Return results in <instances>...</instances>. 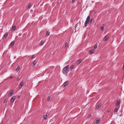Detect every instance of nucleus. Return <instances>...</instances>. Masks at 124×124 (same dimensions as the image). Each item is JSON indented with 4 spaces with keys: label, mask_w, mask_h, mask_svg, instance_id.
Returning <instances> with one entry per match:
<instances>
[{
    "label": "nucleus",
    "mask_w": 124,
    "mask_h": 124,
    "mask_svg": "<svg viewBox=\"0 0 124 124\" xmlns=\"http://www.w3.org/2000/svg\"><path fill=\"white\" fill-rule=\"evenodd\" d=\"M16 27L15 25L14 26H13L12 29V31H14L16 30Z\"/></svg>",
    "instance_id": "nucleus-9"
},
{
    "label": "nucleus",
    "mask_w": 124,
    "mask_h": 124,
    "mask_svg": "<svg viewBox=\"0 0 124 124\" xmlns=\"http://www.w3.org/2000/svg\"><path fill=\"white\" fill-rule=\"evenodd\" d=\"M13 78V77L12 76H10V77H9V78H11V79H12V78Z\"/></svg>",
    "instance_id": "nucleus-36"
},
{
    "label": "nucleus",
    "mask_w": 124,
    "mask_h": 124,
    "mask_svg": "<svg viewBox=\"0 0 124 124\" xmlns=\"http://www.w3.org/2000/svg\"><path fill=\"white\" fill-rule=\"evenodd\" d=\"M36 62H35V61H34L32 62V66H33L36 64Z\"/></svg>",
    "instance_id": "nucleus-13"
},
{
    "label": "nucleus",
    "mask_w": 124,
    "mask_h": 124,
    "mask_svg": "<svg viewBox=\"0 0 124 124\" xmlns=\"http://www.w3.org/2000/svg\"><path fill=\"white\" fill-rule=\"evenodd\" d=\"M13 90H11L8 94V96L10 97V96L13 94Z\"/></svg>",
    "instance_id": "nucleus-6"
},
{
    "label": "nucleus",
    "mask_w": 124,
    "mask_h": 124,
    "mask_svg": "<svg viewBox=\"0 0 124 124\" xmlns=\"http://www.w3.org/2000/svg\"><path fill=\"white\" fill-rule=\"evenodd\" d=\"M50 34V32H48V31H47L46 32V36H48Z\"/></svg>",
    "instance_id": "nucleus-25"
},
{
    "label": "nucleus",
    "mask_w": 124,
    "mask_h": 124,
    "mask_svg": "<svg viewBox=\"0 0 124 124\" xmlns=\"http://www.w3.org/2000/svg\"><path fill=\"white\" fill-rule=\"evenodd\" d=\"M23 82L22 81L20 83L19 85V88L20 89L23 86Z\"/></svg>",
    "instance_id": "nucleus-4"
},
{
    "label": "nucleus",
    "mask_w": 124,
    "mask_h": 124,
    "mask_svg": "<svg viewBox=\"0 0 124 124\" xmlns=\"http://www.w3.org/2000/svg\"><path fill=\"white\" fill-rule=\"evenodd\" d=\"M15 98H16L15 96H13L11 99V100L10 101V102L11 103L13 102H14V101L15 100Z\"/></svg>",
    "instance_id": "nucleus-2"
},
{
    "label": "nucleus",
    "mask_w": 124,
    "mask_h": 124,
    "mask_svg": "<svg viewBox=\"0 0 124 124\" xmlns=\"http://www.w3.org/2000/svg\"><path fill=\"white\" fill-rule=\"evenodd\" d=\"M101 104H99L95 108L98 109L99 108L101 107Z\"/></svg>",
    "instance_id": "nucleus-11"
},
{
    "label": "nucleus",
    "mask_w": 124,
    "mask_h": 124,
    "mask_svg": "<svg viewBox=\"0 0 124 124\" xmlns=\"http://www.w3.org/2000/svg\"><path fill=\"white\" fill-rule=\"evenodd\" d=\"M75 0H72L71 2L73 3L74 2Z\"/></svg>",
    "instance_id": "nucleus-34"
},
{
    "label": "nucleus",
    "mask_w": 124,
    "mask_h": 124,
    "mask_svg": "<svg viewBox=\"0 0 124 124\" xmlns=\"http://www.w3.org/2000/svg\"><path fill=\"white\" fill-rule=\"evenodd\" d=\"M123 69L124 70V65L123 66Z\"/></svg>",
    "instance_id": "nucleus-38"
},
{
    "label": "nucleus",
    "mask_w": 124,
    "mask_h": 124,
    "mask_svg": "<svg viewBox=\"0 0 124 124\" xmlns=\"http://www.w3.org/2000/svg\"><path fill=\"white\" fill-rule=\"evenodd\" d=\"M51 96L50 95L49 96L48 98V99H47V101H49V100H50V99L51 98Z\"/></svg>",
    "instance_id": "nucleus-24"
},
{
    "label": "nucleus",
    "mask_w": 124,
    "mask_h": 124,
    "mask_svg": "<svg viewBox=\"0 0 124 124\" xmlns=\"http://www.w3.org/2000/svg\"><path fill=\"white\" fill-rule=\"evenodd\" d=\"M8 35V33L7 32H6L5 33L4 35V38L6 39Z\"/></svg>",
    "instance_id": "nucleus-5"
},
{
    "label": "nucleus",
    "mask_w": 124,
    "mask_h": 124,
    "mask_svg": "<svg viewBox=\"0 0 124 124\" xmlns=\"http://www.w3.org/2000/svg\"><path fill=\"white\" fill-rule=\"evenodd\" d=\"M120 102L119 101H118L116 102V106H118L120 104Z\"/></svg>",
    "instance_id": "nucleus-16"
},
{
    "label": "nucleus",
    "mask_w": 124,
    "mask_h": 124,
    "mask_svg": "<svg viewBox=\"0 0 124 124\" xmlns=\"http://www.w3.org/2000/svg\"><path fill=\"white\" fill-rule=\"evenodd\" d=\"M69 84V82L68 81H67L65 82L63 85L62 86H63L64 87H65L67 85Z\"/></svg>",
    "instance_id": "nucleus-3"
},
{
    "label": "nucleus",
    "mask_w": 124,
    "mask_h": 124,
    "mask_svg": "<svg viewBox=\"0 0 124 124\" xmlns=\"http://www.w3.org/2000/svg\"><path fill=\"white\" fill-rule=\"evenodd\" d=\"M44 43V41L43 40L41 41L40 42V44H39V46H41L43 45Z\"/></svg>",
    "instance_id": "nucleus-14"
},
{
    "label": "nucleus",
    "mask_w": 124,
    "mask_h": 124,
    "mask_svg": "<svg viewBox=\"0 0 124 124\" xmlns=\"http://www.w3.org/2000/svg\"><path fill=\"white\" fill-rule=\"evenodd\" d=\"M69 66V65H67L63 69V74L67 75L69 71V69L68 68Z\"/></svg>",
    "instance_id": "nucleus-1"
},
{
    "label": "nucleus",
    "mask_w": 124,
    "mask_h": 124,
    "mask_svg": "<svg viewBox=\"0 0 124 124\" xmlns=\"http://www.w3.org/2000/svg\"><path fill=\"white\" fill-rule=\"evenodd\" d=\"M118 110V109L117 108H116L115 109H114V112H117V111Z\"/></svg>",
    "instance_id": "nucleus-21"
},
{
    "label": "nucleus",
    "mask_w": 124,
    "mask_h": 124,
    "mask_svg": "<svg viewBox=\"0 0 124 124\" xmlns=\"http://www.w3.org/2000/svg\"><path fill=\"white\" fill-rule=\"evenodd\" d=\"M31 6V3H29L28 6L27 7V8L28 9H30Z\"/></svg>",
    "instance_id": "nucleus-8"
},
{
    "label": "nucleus",
    "mask_w": 124,
    "mask_h": 124,
    "mask_svg": "<svg viewBox=\"0 0 124 124\" xmlns=\"http://www.w3.org/2000/svg\"><path fill=\"white\" fill-rule=\"evenodd\" d=\"M108 36L107 35H106L104 39V40L105 41H107L108 39Z\"/></svg>",
    "instance_id": "nucleus-12"
},
{
    "label": "nucleus",
    "mask_w": 124,
    "mask_h": 124,
    "mask_svg": "<svg viewBox=\"0 0 124 124\" xmlns=\"http://www.w3.org/2000/svg\"><path fill=\"white\" fill-rule=\"evenodd\" d=\"M14 43L15 42L14 41H12L10 43V44L9 46H10L11 47H12L13 45L14 44Z\"/></svg>",
    "instance_id": "nucleus-10"
},
{
    "label": "nucleus",
    "mask_w": 124,
    "mask_h": 124,
    "mask_svg": "<svg viewBox=\"0 0 124 124\" xmlns=\"http://www.w3.org/2000/svg\"><path fill=\"white\" fill-rule=\"evenodd\" d=\"M20 68V66H18L16 68V70L17 71H18L19 70Z\"/></svg>",
    "instance_id": "nucleus-19"
},
{
    "label": "nucleus",
    "mask_w": 124,
    "mask_h": 124,
    "mask_svg": "<svg viewBox=\"0 0 124 124\" xmlns=\"http://www.w3.org/2000/svg\"><path fill=\"white\" fill-rule=\"evenodd\" d=\"M97 47V45H95L94 47V48L95 49H96Z\"/></svg>",
    "instance_id": "nucleus-30"
},
{
    "label": "nucleus",
    "mask_w": 124,
    "mask_h": 124,
    "mask_svg": "<svg viewBox=\"0 0 124 124\" xmlns=\"http://www.w3.org/2000/svg\"><path fill=\"white\" fill-rule=\"evenodd\" d=\"M90 22H85V27H86L88 25V23Z\"/></svg>",
    "instance_id": "nucleus-17"
},
{
    "label": "nucleus",
    "mask_w": 124,
    "mask_h": 124,
    "mask_svg": "<svg viewBox=\"0 0 124 124\" xmlns=\"http://www.w3.org/2000/svg\"><path fill=\"white\" fill-rule=\"evenodd\" d=\"M81 59H79L78 60L77 62L76 63L78 65L81 62Z\"/></svg>",
    "instance_id": "nucleus-7"
},
{
    "label": "nucleus",
    "mask_w": 124,
    "mask_h": 124,
    "mask_svg": "<svg viewBox=\"0 0 124 124\" xmlns=\"http://www.w3.org/2000/svg\"><path fill=\"white\" fill-rule=\"evenodd\" d=\"M68 43L67 42H66L65 43V47H68Z\"/></svg>",
    "instance_id": "nucleus-23"
},
{
    "label": "nucleus",
    "mask_w": 124,
    "mask_h": 124,
    "mask_svg": "<svg viewBox=\"0 0 124 124\" xmlns=\"http://www.w3.org/2000/svg\"><path fill=\"white\" fill-rule=\"evenodd\" d=\"M77 24H76V25H75V26H76V27L77 25Z\"/></svg>",
    "instance_id": "nucleus-40"
},
{
    "label": "nucleus",
    "mask_w": 124,
    "mask_h": 124,
    "mask_svg": "<svg viewBox=\"0 0 124 124\" xmlns=\"http://www.w3.org/2000/svg\"><path fill=\"white\" fill-rule=\"evenodd\" d=\"M35 57V55H33L32 56V57L30 58V59H32L33 58H34Z\"/></svg>",
    "instance_id": "nucleus-27"
},
{
    "label": "nucleus",
    "mask_w": 124,
    "mask_h": 124,
    "mask_svg": "<svg viewBox=\"0 0 124 124\" xmlns=\"http://www.w3.org/2000/svg\"><path fill=\"white\" fill-rule=\"evenodd\" d=\"M18 97H20V96H18Z\"/></svg>",
    "instance_id": "nucleus-41"
},
{
    "label": "nucleus",
    "mask_w": 124,
    "mask_h": 124,
    "mask_svg": "<svg viewBox=\"0 0 124 124\" xmlns=\"http://www.w3.org/2000/svg\"><path fill=\"white\" fill-rule=\"evenodd\" d=\"M7 101L6 99H5L4 100V103H5L6 102H7Z\"/></svg>",
    "instance_id": "nucleus-32"
},
{
    "label": "nucleus",
    "mask_w": 124,
    "mask_h": 124,
    "mask_svg": "<svg viewBox=\"0 0 124 124\" xmlns=\"http://www.w3.org/2000/svg\"><path fill=\"white\" fill-rule=\"evenodd\" d=\"M74 67V66L73 65H72L71 66L70 68V70H72V69L73 68V67Z\"/></svg>",
    "instance_id": "nucleus-22"
},
{
    "label": "nucleus",
    "mask_w": 124,
    "mask_h": 124,
    "mask_svg": "<svg viewBox=\"0 0 124 124\" xmlns=\"http://www.w3.org/2000/svg\"><path fill=\"white\" fill-rule=\"evenodd\" d=\"M20 80V78H17V80L18 81H19V80Z\"/></svg>",
    "instance_id": "nucleus-35"
},
{
    "label": "nucleus",
    "mask_w": 124,
    "mask_h": 124,
    "mask_svg": "<svg viewBox=\"0 0 124 124\" xmlns=\"http://www.w3.org/2000/svg\"><path fill=\"white\" fill-rule=\"evenodd\" d=\"M91 116V114H89L88 115V118H90Z\"/></svg>",
    "instance_id": "nucleus-31"
},
{
    "label": "nucleus",
    "mask_w": 124,
    "mask_h": 124,
    "mask_svg": "<svg viewBox=\"0 0 124 124\" xmlns=\"http://www.w3.org/2000/svg\"><path fill=\"white\" fill-rule=\"evenodd\" d=\"M100 119H99L98 120H97L96 121V123H98L100 121Z\"/></svg>",
    "instance_id": "nucleus-26"
},
{
    "label": "nucleus",
    "mask_w": 124,
    "mask_h": 124,
    "mask_svg": "<svg viewBox=\"0 0 124 124\" xmlns=\"http://www.w3.org/2000/svg\"><path fill=\"white\" fill-rule=\"evenodd\" d=\"M94 50L93 49L91 50H90L89 52V53H90V54H92V53H93V52H94Z\"/></svg>",
    "instance_id": "nucleus-15"
},
{
    "label": "nucleus",
    "mask_w": 124,
    "mask_h": 124,
    "mask_svg": "<svg viewBox=\"0 0 124 124\" xmlns=\"http://www.w3.org/2000/svg\"><path fill=\"white\" fill-rule=\"evenodd\" d=\"M48 116V115H47V114L45 115L44 116V118L45 119H46V118L47 117V116Z\"/></svg>",
    "instance_id": "nucleus-20"
},
{
    "label": "nucleus",
    "mask_w": 124,
    "mask_h": 124,
    "mask_svg": "<svg viewBox=\"0 0 124 124\" xmlns=\"http://www.w3.org/2000/svg\"><path fill=\"white\" fill-rule=\"evenodd\" d=\"M93 21V18H91V19L90 20V22L91 23H92V22Z\"/></svg>",
    "instance_id": "nucleus-29"
},
{
    "label": "nucleus",
    "mask_w": 124,
    "mask_h": 124,
    "mask_svg": "<svg viewBox=\"0 0 124 124\" xmlns=\"http://www.w3.org/2000/svg\"><path fill=\"white\" fill-rule=\"evenodd\" d=\"M110 111V110H107V112H109Z\"/></svg>",
    "instance_id": "nucleus-37"
},
{
    "label": "nucleus",
    "mask_w": 124,
    "mask_h": 124,
    "mask_svg": "<svg viewBox=\"0 0 124 124\" xmlns=\"http://www.w3.org/2000/svg\"><path fill=\"white\" fill-rule=\"evenodd\" d=\"M85 22H90V20H86Z\"/></svg>",
    "instance_id": "nucleus-33"
},
{
    "label": "nucleus",
    "mask_w": 124,
    "mask_h": 124,
    "mask_svg": "<svg viewBox=\"0 0 124 124\" xmlns=\"http://www.w3.org/2000/svg\"><path fill=\"white\" fill-rule=\"evenodd\" d=\"M18 36H17L16 37V39L17 37H18Z\"/></svg>",
    "instance_id": "nucleus-39"
},
{
    "label": "nucleus",
    "mask_w": 124,
    "mask_h": 124,
    "mask_svg": "<svg viewBox=\"0 0 124 124\" xmlns=\"http://www.w3.org/2000/svg\"><path fill=\"white\" fill-rule=\"evenodd\" d=\"M90 17L89 16H88L87 18H86V20H90Z\"/></svg>",
    "instance_id": "nucleus-28"
},
{
    "label": "nucleus",
    "mask_w": 124,
    "mask_h": 124,
    "mask_svg": "<svg viewBox=\"0 0 124 124\" xmlns=\"http://www.w3.org/2000/svg\"><path fill=\"white\" fill-rule=\"evenodd\" d=\"M104 26H105V25L104 24H103L102 25V26H101V27L100 28V29L101 30H102L103 29V28H104Z\"/></svg>",
    "instance_id": "nucleus-18"
}]
</instances>
